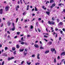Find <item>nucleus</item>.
Returning a JSON list of instances; mask_svg holds the SVG:
<instances>
[{"mask_svg": "<svg viewBox=\"0 0 65 65\" xmlns=\"http://www.w3.org/2000/svg\"><path fill=\"white\" fill-rule=\"evenodd\" d=\"M48 23L50 25H51V24H52V25H54V24H55V22L53 21H49L48 22Z\"/></svg>", "mask_w": 65, "mask_h": 65, "instance_id": "obj_1", "label": "nucleus"}, {"mask_svg": "<svg viewBox=\"0 0 65 65\" xmlns=\"http://www.w3.org/2000/svg\"><path fill=\"white\" fill-rule=\"evenodd\" d=\"M34 10H35V9H34L33 8L31 10V11H34Z\"/></svg>", "mask_w": 65, "mask_h": 65, "instance_id": "obj_45", "label": "nucleus"}, {"mask_svg": "<svg viewBox=\"0 0 65 65\" xmlns=\"http://www.w3.org/2000/svg\"><path fill=\"white\" fill-rule=\"evenodd\" d=\"M24 56H26V55L27 54V52H25V51H24Z\"/></svg>", "mask_w": 65, "mask_h": 65, "instance_id": "obj_17", "label": "nucleus"}, {"mask_svg": "<svg viewBox=\"0 0 65 65\" xmlns=\"http://www.w3.org/2000/svg\"><path fill=\"white\" fill-rule=\"evenodd\" d=\"M55 30H56V31H57V30H58V29L57 28H56L55 29Z\"/></svg>", "mask_w": 65, "mask_h": 65, "instance_id": "obj_46", "label": "nucleus"}, {"mask_svg": "<svg viewBox=\"0 0 65 65\" xmlns=\"http://www.w3.org/2000/svg\"><path fill=\"white\" fill-rule=\"evenodd\" d=\"M39 56H40V54H37V58L38 59H40V57H39Z\"/></svg>", "mask_w": 65, "mask_h": 65, "instance_id": "obj_10", "label": "nucleus"}, {"mask_svg": "<svg viewBox=\"0 0 65 65\" xmlns=\"http://www.w3.org/2000/svg\"><path fill=\"white\" fill-rule=\"evenodd\" d=\"M18 38V36H16L14 37V38Z\"/></svg>", "mask_w": 65, "mask_h": 65, "instance_id": "obj_47", "label": "nucleus"}, {"mask_svg": "<svg viewBox=\"0 0 65 65\" xmlns=\"http://www.w3.org/2000/svg\"><path fill=\"white\" fill-rule=\"evenodd\" d=\"M3 56H5V57H7V55L5 53H4L3 54Z\"/></svg>", "mask_w": 65, "mask_h": 65, "instance_id": "obj_15", "label": "nucleus"}, {"mask_svg": "<svg viewBox=\"0 0 65 65\" xmlns=\"http://www.w3.org/2000/svg\"><path fill=\"white\" fill-rule=\"evenodd\" d=\"M34 46L35 47H36V48H38L39 47V46H38V45L37 44H35L34 45Z\"/></svg>", "mask_w": 65, "mask_h": 65, "instance_id": "obj_5", "label": "nucleus"}, {"mask_svg": "<svg viewBox=\"0 0 65 65\" xmlns=\"http://www.w3.org/2000/svg\"><path fill=\"white\" fill-rule=\"evenodd\" d=\"M44 40H45V41L46 42H47V40H46V39H44Z\"/></svg>", "mask_w": 65, "mask_h": 65, "instance_id": "obj_50", "label": "nucleus"}, {"mask_svg": "<svg viewBox=\"0 0 65 65\" xmlns=\"http://www.w3.org/2000/svg\"><path fill=\"white\" fill-rule=\"evenodd\" d=\"M54 19H55V17H52V20L53 21H54L55 20Z\"/></svg>", "mask_w": 65, "mask_h": 65, "instance_id": "obj_26", "label": "nucleus"}, {"mask_svg": "<svg viewBox=\"0 0 65 65\" xmlns=\"http://www.w3.org/2000/svg\"><path fill=\"white\" fill-rule=\"evenodd\" d=\"M35 11H38V10L37 9V8L36 7L35 8Z\"/></svg>", "mask_w": 65, "mask_h": 65, "instance_id": "obj_27", "label": "nucleus"}, {"mask_svg": "<svg viewBox=\"0 0 65 65\" xmlns=\"http://www.w3.org/2000/svg\"><path fill=\"white\" fill-rule=\"evenodd\" d=\"M9 8H10V7L9 6H6L5 7V10L6 11H8L9 10Z\"/></svg>", "mask_w": 65, "mask_h": 65, "instance_id": "obj_2", "label": "nucleus"}, {"mask_svg": "<svg viewBox=\"0 0 65 65\" xmlns=\"http://www.w3.org/2000/svg\"><path fill=\"white\" fill-rule=\"evenodd\" d=\"M17 35H20V32H17Z\"/></svg>", "mask_w": 65, "mask_h": 65, "instance_id": "obj_29", "label": "nucleus"}, {"mask_svg": "<svg viewBox=\"0 0 65 65\" xmlns=\"http://www.w3.org/2000/svg\"><path fill=\"white\" fill-rule=\"evenodd\" d=\"M21 44H24V42H22L21 43Z\"/></svg>", "mask_w": 65, "mask_h": 65, "instance_id": "obj_39", "label": "nucleus"}, {"mask_svg": "<svg viewBox=\"0 0 65 65\" xmlns=\"http://www.w3.org/2000/svg\"><path fill=\"white\" fill-rule=\"evenodd\" d=\"M29 5H28L27 6V8L26 9V10H29Z\"/></svg>", "mask_w": 65, "mask_h": 65, "instance_id": "obj_22", "label": "nucleus"}, {"mask_svg": "<svg viewBox=\"0 0 65 65\" xmlns=\"http://www.w3.org/2000/svg\"><path fill=\"white\" fill-rule=\"evenodd\" d=\"M12 51H15V48L13 47L12 48Z\"/></svg>", "mask_w": 65, "mask_h": 65, "instance_id": "obj_23", "label": "nucleus"}, {"mask_svg": "<svg viewBox=\"0 0 65 65\" xmlns=\"http://www.w3.org/2000/svg\"><path fill=\"white\" fill-rule=\"evenodd\" d=\"M36 25L37 26H38V22H36Z\"/></svg>", "mask_w": 65, "mask_h": 65, "instance_id": "obj_43", "label": "nucleus"}, {"mask_svg": "<svg viewBox=\"0 0 65 65\" xmlns=\"http://www.w3.org/2000/svg\"><path fill=\"white\" fill-rule=\"evenodd\" d=\"M50 52L49 51H47L45 52V54H47Z\"/></svg>", "mask_w": 65, "mask_h": 65, "instance_id": "obj_18", "label": "nucleus"}, {"mask_svg": "<svg viewBox=\"0 0 65 65\" xmlns=\"http://www.w3.org/2000/svg\"><path fill=\"white\" fill-rule=\"evenodd\" d=\"M48 44L49 45H51L52 44V42L51 41H50L49 42H48Z\"/></svg>", "mask_w": 65, "mask_h": 65, "instance_id": "obj_13", "label": "nucleus"}, {"mask_svg": "<svg viewBox=\"0 0 65 65\" xmlns=\"http://www.w3.org/2000/svg\"><path fill=\"white\" fill-rule=\"evenodd\" d=\"M62 30L63 31L65 32V29L64 28H63L62 29Z\"/></svg>", "mask_w": 65, "mask_h": 65, "instance_id": "obj_44", "label": "nucleus"}, {"mask_svg": "<svg viewBox=\"0 0 65 65\" xmlns=\"http://www.w3.org/2000/svg\"><path fill=\"white\" fill-rule=\"evenodd\" d=\"M46 13L47 14H48V15H49L50 13L48 11H47L46 12Z\"/></svg>", "mask_w": 65, "mask_h": 65, "instance_id": "obj_20", "label": "nucleus"}, {"mask_svg": "<svg viewBox=\"0 0 65 65\" xmlns=\"http://www.w3.org/2000/svg\"><path fill=\"white\" fill-rule=\"evenodd\" d=\"M24 61H22V62H21V64H23V63H24Z\"/></svg>", "mask_w": 65, "mask_h": 65, "instance_id": "obj_38", "label": "nucleus"}, {"mask_svg": "<svg viewBox=\"0 0 65 65\" xmlns=\"http://www.w3.org/2000/svg\"><path fill=\"white\" fill-rule=\"evenodd\" d=\"M38 32H40L41 31V30H40L39 28H38Z\"/></svg>", "mask_w": 65, "mask_h": 65, "instance_id": "obj_34", "label": "nucleus"}, {"mask_svg": "<svg viewBox=\"0 0 65 65\" xmlns=\"http://www.w3.org/2000/svg\"><path fill=\"white\" fill-rule=\"evenodd\" d=\"M54 63H56V58L54 59Z\"/></svg>", "mask_w": 65, "mask_h": 65, "instance_id": "obj_33", "label": "nucleus"}, {"mask_svg": "<svg viewBox=\"0 0 65 65\" xmlns=\"http://www.w3.org/2000/svg\"><path fill=\"white\" fill-rule=\"evenodd\" d=\"M24 51V49H20L19 51L20 52H23Z\"/></svg>", "mask_w": 65, "mask_h": 65, "instance_id": "obj_7", "label": "nucleus"}, {"mask_svg": "<svg viewBox=\"0 0 65 65\" xmlns=\"http://www.w3.org/2000/svg\"><path fill=\"white\" fill-rule=\"evenodd\" d=\"M14 55H15L16 54V52L15 51H14L13 53Z\"/></svg>", "mask_w": 65, "mask_h": 65, "instance_id": "obj_37", "label": "nucleus"}, {"mask_svg": "<svg viewBox=\"0 0 65 65\" xmlns=\"http://www.w3.org/2000/svg\"><path fill=\"white\" fill-rule=\"evenodd\" d=\"M61 40V38L60 37L59 38V41H60Z\"/></svg>", "mask_w": 65, "mask_h": 65, "instance_id": "obj_52", "label": "nucleus"}, {"mask_svg": "<svg viewBox=\"0 0 65 65\" xmlns=\"http://www.w3.org/2000/svg\"><path fill=\"white\" fill-rule=\"evenodd\" d=\"M27 37H30V35H27Z\"/></svg>", "mask_w": 65, "mask_h": 65, "instance_id": "obj_60", "label": "nucleus"}, {"mask_svg": "<svg viewBox=\"0 0 65 65\" xmlns=\"http://www.w3.org/2000/svg\"><path fill=\"white\" fill-rule=\"evenodd\" d=\"M20 2L21 3V4H22V0H20Z\"/></svg>", "mask_w": 65, "mask_h": 65, "instance_id": "obj_55", "label": "nucleus"}, {"mask_svg": "<svg viewBox=\"0 0 65 65\" xmlns=\"http://www.w3.org/2000/svg\"><path fill=\"white\" fill-rule=\"evenodd\" d=\"M46 31H47V32H48V30H47V28H46Z\"/></svg>", "mask_w": 65, "mask_h": 65, "instance_id": "obj_57", "label": "nucleus"}, {"mask_svg": "<svg viewBox=\"0 0 65 65\" xmlns=\"http://www.w3.org/2000/svg\"><path fill=\"white\" fill-rule=\"evenodd\" d=\"M32 57H35V55H33L32 56Z\"/></svg>", "mask_w": 65, "mask_h": 65, "instance_id": "obj_51", "label": "nucleus"}, {"mask_svg": "<svg viewBox=\"0 0 65 65\" xmlns=\"http://www.w3.org/2000/svg\"><path fill=\"white\" fill-rule=\"evenodd\" d=\"M2 13H3V9H2L0 10V13L1 14H2Z\"/></svg>", "mask_w": 65, "mask_h": 65, "instance_id": "obj_9", "label": "nucleus"}, {"mask_svg": "<svg viewBox=\"0 0 65 65\" xmlns=\"http://www.w3.org/2000/svg\"><path fill=\"white\" fill-rule=\"evenodd\" d=\"M62 24L63 23H62V22H60L58 24V26H60L62 25Z\"/></svg>", "mask_w": 65, "mask_h": 65, "instance_id": "obj_4", "label": "nucleus"}, {"mask_svg": "<svg viewBox=\"0 0 65 65\" xmlns=\"http://www.w3.org/2000/svg\"><path fill=\"white\" fill-rule=\"evenodd\" d=\"M24 51L25 52H27L28 51V49H27V48H26L25 49Z\"/></svg>", "mask_w": 65, "mask_h": 65, "instance_id": "obj_25", "label": "nucleus"}, {"mask_svg": "<svg viewBox=\"0 0 65 65\" xmlns=\"http://www.w3.org/2000/svg\"><path fill=\"white\" fill-rule=\"evenodd\" d=\"M40 44H42V42H41V41H40Z\"/></svg>", "mask_w": 65, "mask_h": 65, "instance_id": "obj_62", "label": "nucleus"}, {"mask_svg": "<svg viewBox=\"0 0 65 65\" xmlns=\"http://www.w3.org/2000/svg\"><path fill=\"white\" fill-rule=\"evenodd\" d=\"M8 33V34H10V32H9L8 31L7 32Z\"/></svg>", "mask_w": 65, "mask_h": 65, "instance_id": "obj_59", "label": "nucleus"}, {"mask_svg": "<svg viewBox=\"0 0 65 65\" xmlns=\"http://www.w3.org/2000/svg\"><path fill=\"white\" fill-rule=\"evenodd\" d=\"M18 18H17L16 19V23H17L18 22Z\"/></svg>", "mask_w": 65, "mask_h": 65, "instance_id": "obj_48", "label": "nucleus"}, {"mask_svg": "<svg viewBox=\"0 0 65 65\" xmlns=\"http://www.w3.org/2000/svg\"><path fill=\"white\" fill-rule=\"evenodd\" d=\"M3 24L2 23V24L1 25V27H3Z\"/></svg>", "mask_w": 65, "mask_h": 65, "instance_id": "obj_42", "label": "nucleus"}, {"mask_svg": "<svg viewBox=\"0 0 65 65\" xmlns=\"http://www.w3.org/2000/svg\"><path fill=\"white\" fill-rule=\"evenodd\" d=\"M47 3H49V1H47L46 3V4H47Z\"/></svg>", "mask_w": 65, "mask_h": 65, "instance_id": "obj_53", "label": "nucleus"}, {"mask_svg": "<svg viewBox=\"0 0 65 65\" xmlns=\"http://www.w3.org/2000/svg\"><path fill=\"white\" fill-rule=\"evenodd\" d=\"M61 56H62V55H63V56H65V52H63L61 53Z\"/></svg>", "mask_w": 65, "mask_h": 65, "instance_id": "obj_12", "label": "nucleus"}, {"mask_svg": "<svg viewBox=\"0 0 65 65\" xmlns=\"http://www.w3.org/2000/svg\"><path fill=\"white\" fill-rule=\"evenodd\" d=\"M56 21L57 23H59L60 22V20L59 19H57Z\"/></svg>", "mask_w": 65, "mask_h": 65, "instance_id": "obj_21", "label": "nucleus"}, {"mask_svg": "<svg viewBox=\"0 0 65 65\" xmlns=\"http://www.w3.org/2000/svg\"><path fill=\"white\" fill-rule=\"evenodd\" d=\"M62 3L59 4H58V6H61V5H62Z\"/></svg>", "mask_w": 65, "mask_h": 65, "instance_id": "obj_35", "label": "nucleus"}, {"mask_svg": "<svg viewBox=\"0 0 65 65\" xmlns=\"http://www.w3.org/2000/svg\"><path fill=\"white\" fill-rule=\"evenodd\" d=\"M38 20L39 21H41V18H39L38 19Z\"/></svg>", "mask_w": 65, "mask_h": 65, "instance_id": "obj_49", "label": "nucleus"}, {"mask_svg": "<svg viewBox=\"0 0 65 65\" xmlns=\"http://www.w3.org/2000/svg\"><path fill=\"white\" fill-rule=\"evenodd\" d=\"M15 29V27H13V28H12V31H14Z\"/></svg>", "mask_w": 65, "mask_h": 65, "instance_id": "obj_28", "label": "nucleus"}, {"mask_svg": "<svg viewBox=\"0 0 65 65\" xmlns=\"http://www.w3.org/2000/svg\"><path fill=\"white\" fill-rule=\"evenodd\" d=\"M24 40V39L23 38H22L21 39V40Z\"/></svg>", "mask_w": 65, "mask_h": 65, "instance_id": "obj_56", "label": "nucleus"}, {"mask_svg": "<svg viewBox=\"0 0 65 65\" xmlns=\"http://www.w3.org/2000/svg\"><path fill=\"white\" fill-rule=\"evenodd\" d=\"M40 49H44V48L43 47H40Z\"/></svg>", "mask_w": 65, "mask_h": 65, "instance_id": "obj_32", "label": "nucleus"}, {"mask_svg": "<svg viewBox=\"0 0 65 65\" xmlns=\"http://www.w3.org/2000/svg\"><path fill=\"white\" fill-rule=\"evenodd\" d=\"M11 24V22H8V26H10V25Z\"/></svg>", "mask_w": 65, "mask_h": 65, "instance_id": "obj_16", "label": "nucleus"}, {"mask_svg": "<svg viewBox=\"0 0 65 65\" xmlns=\"http://www.w3.org/2000/svg\"><path fill=\"white\" fill-rule=\"evenodd\" d=\"M63 11L65 12V9H64L63 10Z\"/></svg>", "mask_w": 65, "mask_h": 65, "instance_id": "obj_64", "label": "nucleus"}, {"mask_svg": "<svg viewBox=\"0 0 65 65\" xmlns=\"http://www.w3.org/2000/svg\"><path fill=\"white\" fill-rule=\"evenodd\" d=\"M53 35H54L55 34H57V33H56L55 32H53Z\"/></svg>", "mask_w": 65, "mask_h": 65, "instance_id": "obj_41", "label": "nucleus"}, {"mask_svg": "<svg viewBox=\"0 0 65 65\" xmlns=\"http://www.w3.org/2000/svg\"><path fill=\"white\" fill-rule=\"evenodd\" d=\"M54 2V0H51L50 1V3H53V2Z\"/></svg>", "mask_w": 65, "mask_h": 65, "instance_id": "obj_19", "label": "nucleus"}, {"mask_svg": "<svg viewBox=\"0 0 65 65\" xmlns=\"http://www.w3.org/2000/svg\"><path fill=\"white\" fill-rule=\"evenodd\" d=\"M55 50V48H51V51L52 52V53H53L54 52Z\"/></svg>", "mask_w": 65, "mask_h": 65, "instance_id": "obj_8", "label": "nucleus"}, {"mask_svg": "<svg viewBox=\"0 0 65 65\" xmlns=\"http://www.w3.org/2000/svg\"><path fill=\"white\" fill-rule=\"evenodd\" d=\"M26 63L27 65H30L31 64V62H30L29 63V61H28L26 62Z\"/></svg>", "mask_w": 65, "mask_h": 65, "instance_id": "obj_14", "label": "nucleus"}, {"mask_svg": "<svg viewBox=\"0 0 65 65\" xmlns=\"http://www.w3.org/2000/svg\"><path fill=\"white\" fill-rule=\"evenodd\" d=\"M55 5H56V4H54L52 5V6H51V8H53L54 6H55Z\"/></svg>", "mask_w": 65, "mask_h": 65, "instance_id": "obj_6", "label": "nucleus"}, {"mask_svg": "<svg viewBox=\"0 0 65 65\" xmlns=\"http://www.w3.org/2000/svg\"><path fill=\"white\" fill-rule=\"evenodd\" d=\"M14 58L13 57H11V58L8 57V61H10V60H11L13 59H14Z\"/></svg>", "mask_w": 65, "mask_h": 65, "instance_id": "obj_3", "label": "nucleus"}, {"mask_svg": "<svg viewBox=\"0 0 65 65\" xmlns=\"http://www.w3.org/2000/svg\"><path fill=\"white\" fill-rule=\"evenodd\" d=\"M30 29H32L33 28V26L31 25L30 26Z\"/></svg>", "mask_w": 65, "mask_h": 65, "instance_id": "obj_30", "label": "nucleus"}, {"mask_svg": "<svg viewBox=\"0 0 65 65\" xmlns=\"http://www.w3.org/2000/svg\"><path fill=\"white\" fill-rule=\"evenodd\" d=\"M17 3H18V4H20V1H18V2Z\"/></svg>", "mask_w": 65, "mask_h": 65, "instance_id": "obj_58", "label": "nucleus"}, {"mask_svg": "<svg viewBox=\"0 0 65 65\" xmlns=\"http://www.w3.org/2000/svg\"><path fill=\"white\" fill-rule=\"evenodd\" d=\"M60 33L61 34H63V31H60Z\"/></svg>", "mask_w": 65, "mask_h": 65, "instance_id": "obj_54", "label": "nucleus"}, {"mask_svg": "<svg viewBox=\"0 0 65 65\" xmlns=\"http://www.w3.org/2000/svg\"><path fill=\"white\" fill-rule=\"evenodd\" d=\"M5 62H4V61L3 62H2V65H4V64Z\"/></svg>", "mask_w": 65, "mask_h": 65, "instance_id": "obj_31", "label": "nucleus"}, {"mask_svg": "<svg viewBox=\"0 0 65 65\" xmlns=\"http://www.w3.org/2000/svg\"><path fill=\"white\" fill-rule=\"evenodd\" d=\"M44 7H45V6H43L42 7V8H43H43H44Z\"/></svg>", "mask_w": 65, "mask_h": 65, "instance_id": "obj_61", "label": "nucleus"}, {"mask_svg": "<svg viewBox=\"0 0 65 65\" xmlns=\"http://www.w3.org/2000/svg\"><path fill=\"white\" fill-rule=\"evenodd\" d=\"M51 30H53V27H51Z\"/></svg>", "mask_w": 65, "mask_h": 65, "instance_id": "obj_63", "label": "nucleus"}, {"mask_svg": "<svg viewBox=\"0 0 65 65\" xmlns=\"http://www.w3.org/2000/svg\"><path fill=\"white\" fill-rule=\"evenodd\" d=\"M44 37L46 38H47V37H48L47 36H45V35H44Z\"/></svg>", "mask_w": 65, "mask_h": 65, "instance_id": "obj_40", "label": "nucleus"}, {"mask_svg": "<svg viewBox=\"0 0 65 65\" xmlns=\"http://www.w3.org/2000/svg\"><path fill=\"white\" fill-rule=\"evenodd\" d=\"M17 48H20V46L19 45H17Z\"/></svg>", "mask_w": 65, "mask_h": 65, "instance_id": "obj_24", "label": "nucleus"}, {"mask_svg": "<svg viewBox=\"0 0 65 65\" xmlns=\"http://www.w3.org/2000/svg\"><path fill=\"white\" fill-rule=\"evenodd\" d=\"M8 49V48H7V47H5V50H7Z\"/></svg>", "mask_w": 65, "mask_h": 65, "instance_id": "obj_36", "label": "nucleus"}, {"mask_svg": "<svg viewBox=\"0 0 65 65\" xmlns=\"http://www.w3.org/2000/svg\"><path fill=\"white\" fill-rule=\"evenodd\" d=\"M19 5H18L17 6H16V10L17 11L18 10V9L19 8Z\"/></svg>", "mask_w": 65, "mask_h": 65, "instance_id": "obj_11", "label": "nucleus"}]
</instances>
